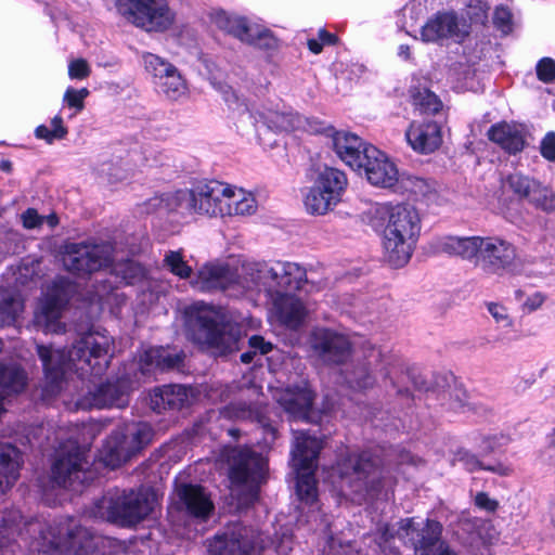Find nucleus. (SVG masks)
<instances>
[{
  "label": "nucleus",
  "instance_id": "nucleus-1",
  "mask_svg": "<svg viewBox=\"0 0 555 555\" xmlns=\"http://www.w3.org/2000/svg\"><path fill=\"white\" fill-rule=\"evenodd\" d=\"M22 515L17 509L0 514V546H4L17 537L27 541L33 538V551L49 553L60 551L74 555H87L96 550L100 537L81 527L74 518L63 517L48 522L30 520L21 528Z\"/></svg>",
  "mask_w": 555,
  "mask_h": 555
},
{
  "label": "nucleus",
  "instance_id": "nucleus-2",
  "mask_svg": "<svg viewBox=\"0 0 555 555\" xmlns=\"http://www.w3.org/2000/svg\"><path fill=\"white\" fill-rule=\"evenodd\" d=\"M114 339L106 331H90L65 351L51 346L37 345V354L44 373L43 391L54 396L62 389L68 371L80 375H101L107 369L113 354Z\"/></svg>",
  "mask_w": 555,
  "mask_h": 555
},
{
  "label": "nucleus",
  "instance_id": "nucleus-3",
  "mask_svg": "<svg viewBox=\"0 0 555 555\" xmlns=\"http://www.w3.org/2000/svg\"><path fill=\"white\" fill-rule=\"evenodd\" d=\"M269 262L237 259L203 266L194 286L203 292L221 291L230 297H244L263 291L267 293Z\"/></svg>",
  "mask_w": 555,
  "mask_h": 555
},
{
  "label": "nucleus",
  "instance_id": "nucleus-4",
  "mask_svg": "<svg viewBox=\"0 0 555 555\" xmlns=\"http://www.w3.org/2000/svg\"><path fill=\"white\" fill-rule=\"evenodd\" d=\"M373 212L386 221L383 235L385 260L393 268L404 267L411 259L421 234L422 218L410 204H378Z\"/></svg>",
  "mask_w": 555,
  "mask_h": 555
},
{
  "label": "nucleus",
  "instance_id": "nucleus-5",
  "mask_svg": "<svg viewBox=\"0 0 555 555\" xmlns=\"http://www.w3.org/2000/svg\"><path fill=\"white\" fill-rule=\"evenodd\" d=\"M334 474L341 494L360 503L379 478L378 460L369 452L350 453L337 463Z\"/></svg>",
  "mask_w": 555,
  "mask_h": 555
},
{
  "label": "nucleus",
  "instance_id": "nucleus-6",
  "mask_svg": "<svg viewBox=\"0 0 555 555\" xmlns=\"http://www.w3.org/2000/svg\"><path fill=\"white\" fill-rule=\"evenodd\" d=\"M442 526L440 522L427 519L422 526L415 524L413 518L402 519L398 528L386 526L380 531L379 547L387 555H397L398 551L391 545L397 539L414 550L415 555H429L441 541Z\"/></svg>",
  "mask_w": 555,
  "mask_h": 555
},
{
  "label": "nucleus",
  "instance_id": "nucleus-7",
  "mask_svg": "<svg viewBox=\"0 0 555 555\" xmlns=\"http://www.w3.org/2000/svg\"><path fill=\"white\" fill-rule=\"evenodd\" d=\"M322 448V441L318 438L309 436L305 431H294V442L291 451L292 465L297 473L296 489L298 498L307 504H313L317 501L318 490L314 470Z\"/></svg>",
  "mask_w": 555,
  "mask_h": 555
},
{
  "label": "nucleus",
  "instance_id": "nucleus-8",
  "mask_svg": "<svg viewBox=\"0 0 555 555\" xmlns=\"http://www.w3.org/2000/svg\"><path fill=\"white\" fill-rule=\"evenodd\" d=\"M152 437L153 429L147 423L118 428L104 442L100 451V460L111 468L119 467L149 444Z\"/></svg>",
  "mask_w": 555,
  "mask_h": 555
},
{
  "label": "nucleus",
  "instance_id": "nucleus-9",
  "mask_svg": "<svg viewBox=\"0 0 555 555\" xmlns=\"http://www.w3.org/2000/svg\"><path fill=\"white\" fill-rule=\"evenodd\" d=\"M190 339L215 356H225L240 349L236 327L219 324L210 313H199L190 328Z\"/></svg>",
  "mask_w": 555,
  "mask_h": 555
},
{
  "label": "nucleus",
  "instance_id": "nucleus-10",
  "mask_svg": "<svg viewBox=\"0 0 555 555\" xmlns=\"http://www.w3.org/2000/svg\"><path fill=\"white\" fill-rule=\"evenodd\" d=\"M118 11L127 22L146 31H164L175 21L167 0H118Z\"/></svg>",
  "mask_w": 555,
  "mask_h": 555
},
{
  "label": "nucleus",
  "instance_id": "nucleus-11",
  "mask_svg": "<svg viewBox=\"0 0 555 555\" xmlns=\"http://www.w3.org/2000/svg\"><path fill=\"white\" fill-rule=\"evenodd\" d=\"M155 492L147 488L122 491L107 505V517L122 527H131L142 521L154 509Z\"/></svg>",
  "mask_w": 555,
  "mask_h": 555
},
{
  "label": "nucleus",
  "instance_id": "nucleus-12",
  "mask_svg": "<svg viewBox=\"0 0 555 555\" xmlns=\"http://www.w3.org/2000/svg\"><path fill=\"white\" fill-rule=\"evenodd\" d=\"M113 251L109 243H70L65 246L63 263L73 273H92L112 264Z\"/></svg>",
  "mask_w": 555,
  "mask_h": 555
},
{
  "label": "nucleus",
  "instance_id": "nucleus-13",
  "mask_svg": "<svg viewBox=\"0 0 555 555\" xmlns=\"http://www.w3.org/2000/svg\"><path fill=\"white\" fill-rule=\"evenodd\" d=\"M264 547V540L253 528L232 525L217 534L208 544L210 555H257Z\"/></svg>",
  "mask_w": 555,
  "mask_h": 555
},
{
  "label": "nucleus",
  "instance_id": "nucleus-14",
  "mask_svg": "<svg viewBox=\"0 0 555 555\" xmlns=\"http://www.w3.org/2000/svg\"><path fill=\"white\" fill-rule=\"evenodd\" d=\"M89 462L86 451L70 444L66 452L59 454L51 468V481L54 486L78 491L90 479Z\"/></svg>",
  "mask_w": 555,
  "mask_h": 555
},
{
  "label": "nucleus",
  "instance_id": "nucleus-15",
  "mask_svg": "<svg viewBox=\"0 0 555 555\" xmlns=\"http://www.w3.org/2000/svg\"><path fill=\"white\" fill-rule=\"evenodd\" d=\"M309 345L313 353L324 363L340 364L351 354L348 337L330 328L312 331Z\"/></svg>",
  "mask_w": 555,
  "mask_h": 555
},
{
  "label": "nucleus",
  "instance_id": "nucleus-16",
  "mask_svg": "<svg viewBox=\"0 0 555 555\" xmlns=\"http://www.w3.org/2000/svg\"><path fill=\"white\" fill-rule=\"evenodd\" d=\"M308 283L305 268L296 262L273 261L269 262L267 278V295L276 296L295 294Z\"/></svg>",
  "mask_w": 555,
  "mask_h": 555
},
{
  "label": "nucleus",
  "instance_id": "nucleus-17",
  "mask_svg": "<svg viewBox=\"0 0 555 555\" xmlns=\"http://www.w3.org/2000/svg\"><path fill=\"white\" fill-rule=\"evenodd\" d=\"M231 466L229 472L233 485L243 486L250 483V500H256L258 489L254 483L260 478L263 470L262 457L249 449L233 450L230 456Z\"/></svg>",
  "mask_w": 555,
  "mask_h": 555
},
{
  "label": "nucleus",
  "instance_id": "nucleus-18",
  "mask_svg": "<svg viewBox=\"0 0 555 555\" xmlns=\"http://www.w3.org/2000/svg\"><path fill=\"white\" fill-rule=\"evenodd\" d=\"M516 257L513 245L499 237L477 236L476 264L489 272H498L512 264Z\"/></svg>",
  "mask_w": 555,
  "mask_h": 555
},
{
  "label": "nucleus",
  "instance_id": "nucleus-19",
  "mask_svg": "<svg viewBox=\"0 0 555 555\" xmlns=\"http://www.w3.org/2000/svg\"><path fill=\"white\" fill-rule=\"evenodd\" d=\"M65 301L59 289H52L39 298L34 311V326L46 334L65 332L61 321Z\"/></svg>",
  "mask_w": 555,
  "mask_h": 555
},
{
  "label": "nucleus",
  "instance_id": "nucleus-20",
  "mask_svg": "<svg viewBox=\"0 0 555 555\" xmlns=\"http://www.w3.org/2000/svg\"><path fill=\"white\" fill-rule=\"evenodd\" d=\"M361 169L364 170L369 182L376 186L391 188L398 181L399 173L396 165L375 146L364 149Z\"/></svg>",
  "mask_w": 555,
  "mask_h": 555
},
{
  "label": "nucleus",
  "instance_id": "nucleus-21",
  "mask_svg": "<svg viewBox=\"0 0 555 555\" xmlns=\"http://www.w3.org/2000/svg\"><path fill=\"white\" fill-rule=\"evenodd\" d=\"M228 184L209 181L193 188V211L196 216L223 217V199Z\"/></svg>",
  "mask_w": 555,
  "mask_h": 555
},
{
  "label": "nucleus",
  "instance_id": "nucleus-22",
  "mask_svg": "<svg viewBox=\"0 0 555 555\" xmlns=\"http://www.w3.org/2000/svg\"><path fill=\"white\" fill-rule=\"evenodd\" d=\"M176 494L178 508L195 518L205 520L215 508L210 494L202 486L182 483L176 488Z\"/></svg>",
  "mask_w": 555,
  "mask_h": 555
},
{
  "label": "nucleus",
  "instance_id": "nucleus-23",
  "mask_svg": "<svg viewBox=\"0 0 555 555\" xmlns=\"http://www.w3.org/2000/svg\"><path fill=\"white\" fill-rule=\"evenodd\" d=\"M421 35L427 42L444 38L462 40L468 35V29L465 23L460 25L455 14L439 13L423 26Z\"/></svg>",
  "mask_w": 555,
  "mask_h": 555
},
{
  "label": "nucleus",
  "instance_id": "nucleus-24",
  "mask_svg": "<svg viewBox=\"0 0 555 555\" xmlns=\"http://www.w3.org/2000/svg\"><path fill=\"white\" fill-rule=\"evenodd\" d=\"M405 138L414 151L423 154L436 151L442 142L440 126L435 121H412Z\"/></svg>",
  "mask_w": 555,
  "mask_h": 555
},
{
  "label": "nucleus",
  "instance_id": "nucleus-25",
  "mask_svg": "<svg viewBox=\"0 0 555 555\" xmlns=\"http://www.w3.org/2000/svg\"><path fill=\"white\" fill-rule=\"evenodd\" d=\"M28 385L26 371L16 363H0V414L4 402L21 395Z\"/></svg>",
  "mask_w": 555,
  "mask_h": 555
},
{
  "label": "nucleus",
  "instance_id": "nucleus-26",
  "mask_svg": "<svg viewBox=\"0 0 555 555\" xmlns=\"http://www.w3.org/2000/svg\"><path fill=\"white\" fill-rule=\"evenodd\" d=\"M429 246L434 254H447L466 260H475L477 255V236H436L431 240Z\"/></svg>",
  "mask_w": 555,
  "mask_h": 555
},
{
  "label": "nucleus",
  "instance_id": "nucleus-27",
  "mask_svg": "<svg viewBox=\"0 0 555 555\" xmlns=\"http://www.w3.org/2000/svg\"><path fill=\"white\" fill-rule=\"evenodd\" d=\"M337 156L351 168L361 169L365 144L358 135L347 131H336L332 138Z\"/></svg>",
  "mask_w": 555,
  "mask_h": 555
},
{
  "label": "nucleus",
  "instance_id": "nucleus-28",
  "mask_svg": "<svg viewBox=\"0 0 555 555\" xmlns=\"http://www.w3.org/2000/svg\"><path fill=\"white\" fill-rule=\"evenodd\" d=\"M488 138L509 154L521 152L526 144L524 129L515 124L493 125L488 131Z\"/></svg>",
  "mask_w": 555,
  "mask_h": 555
},
{
  "label": "nucleus",
  "instance_id": "nucleus-29",
  "mask_svg": "<svg viewBox=\"0 0 555 555\" xmlns=\"http://www.w3.org/2000/svg\"><path fill=\"white\" fill-rule=\"evenodd\" d=\"M22 464L23 456L16 447L0 443V492H5L17 481Z\"/></svg>",
  "mask_w": 555,
  "mask_h": 555
},
{
  "label": "nucleus",
  "instance_id": "nucleus-30",
  "mask_svg": "<svg viewBox=\"0 0 555 555\" xmlns=\"http://www.w3.org/2000/svg\"><path fill=\"white\" fill-rule=\"evenodd\" d=\"M280 321L291 328L298 327L307 315L304 304L294 294L270 296Z\"/></svg>",
  "mask_w": 555,
  "mask_h": 555
},
{
  "label": "nucleus",
  "instance_id": "nucleus-31",
  "mask_svg": "<svg viewBox=\"0 0 555 555\" xmlns=\"http://www.w3.org/2000/svg\"><path fill=\"white\" fill-rule=\"evenodd\" d=\"M146 211L152 212L158 209H166L168 211L177 212L181 216H194L193 211V189L179 190L166 197H153L149 199Z\"/></svg>",
  "mask_w": 555,
  "mask_h": 555
},
{
  "label": "nucleus",
  "instance_id": "nucleus-32",
  "mask_svg": "<svg viewBox=\"0 0 555 555\" xmlns=\"http://www.w3.org/2000/svg\"><path fill=\"white\" fill-rule=\"evenodd\" d=\"M150 400L151 408L158 412L167 409L178 410L188 401V389L181 385H166L155 388Z\"/></svg>",
  "mask_w": 555,
  "mask_h": 555
},
{
  "label": "nucleus",
  "instance_id": "nucleus-33",
  "mask_svg": "<svg viewBox=\"0 0 555 555\" xmlns=\"http://www.w3.org/2000/svg\"><path fill=\"white\" fill-rule=\"evenodd\" d=\"M185 354L176 352L170 348L151 347L141 354L140 361L145 366H154L162 371L180 369L183 365Z\"/></svg>",
  "mask_w": 555,
  "mask_h": 555
},
{
  "label": "nucleus",
  "instance_id": "nucleus-34",
  "mask_svg": "<svg viewBox=\"0 0 555 555\" xmlns=\"http://www.w3.org/2000/svg\"><path fill=\"white\" fill-rule=\"evenodd\" d=\"M229 192H225L223 199V217L224 216H247L257 209V204L250 193L242 189H234L228 185Z\"/></svg>",
  "mask_w": 555,
  "mask_h": 555
},
{
  "label": "nucleus",
  "instance_id": "nucleus-35",
  "mask_svg": "<svg viewBox=\"0 0 555 555\" xmlns=\"http://www.w3.org/2000/svg\"><path fill=\"white\" fill-rule=\"evenodd\" d=\"M314 185L326 195L339 202L347 186V177L336 168L325 167L319 172Z\"/></svg>",
  "mask_w": 555,
  "mask_h": 555
},
{
  "label": "nucleus",
  "instance_id": "nucleus-36",
  "mask_svg": "<svg viewBox=\"0 0 555 555\" xmlns=\"http://www.w3.org/2000/svg\"><path fill=\"white\" fill-rule=\"evenodd\" d=\"M461 464L468 472H476L478 469L488 470L500 476H508L513 469L511 466L503 463H496L494 465L485 466L476 454L472 453L465 448H459L453 452L452 464Z\"/></svg>",
  "mask_w": 555,
  "mask_h": 555
},
{
  "label": "nucleus",
  "instance_id": "nucleus-37",
  "mask_svg": "<svg viewBox=\"0 0 555 555\" xmlns=\"http://www.w3.org/2000/svg\"><path fill=\"white\" fill-rule=\"evenodd\" d=\"M286 412L294 416L305 415L312 405L313 395L307 387L296 390L287 389L279 399Z\"/></svg>",
  "mask_w": 555,
  "mask_h": 555
},
{
  "label": "nucleus",
  "instance_id": "nucleus-38",
  "mask_svg": "<svg viewBox=\"0 0 555 555\" xmlns=\"http://www.w3.org/2000/svg\"><path fill=\"white\" fill-rule=\"evenodd\" d=\"M127 393L118 383L101 385L93 393L92 405L96 408H124L127 404Z\"/></svg>",
  "mask_w": 555,
  "mask_h": 555
},
{
  "label": "nucleus",
  "instance_id": "nucleus-39",
  "mask_svg": "<svg viewBox=\"0 0 555 555\" xmlns=\"http://www.w3.org/2000/svg\"><path fill=\"white\" fill-rule=\"evenodd\" d=\"M157 91L176 101L186 94V83L175 65L154 82Z\"/></svg>",
  "mask_w": 555,
  "mask_h": 555
},
{
  "label": "nucleus",
  "instance_id": "nucleus-40",
  "mask_svg": "<svg viewBox=\"0 0 555 555\" xmlns=\"http://www.w3.org/2000/svg\"><path fill=\"white\" fill-rule=\"evenodd\" d=\"M215 25L227 34L237 38L242 42L248 40L251 26L246 18L227 12H218L214 15Z\"/></svg>",
  "mask_w": 555,
  "mask_h": 555
},
{
  "label": "nucleus",
  "instance_id": "nucleus-41",
  "mask_svg": "<svg viewBox=\"0 0 555 555\" xmlns=\"http://www.w3.org/2000/svg\"><path fill=\"white\" fill-rule=\"evenodd\" d=\"M263 124L274 131H294L301 127V117L292 112L269 111L261 115Z\"/></svg>",
  "mask_w": 555,
  "mask_h": 555
},
{
  "label": "nucleus",
  "instance_id": "nucleus-42",
  "mask_svg": "<svg viewBox=\"0 0 555 555\" xmlns=\"http://www.w3.org/2000/svg\"><path fill=\"white\" fill-rule=\"evenodd\" d=\"M24 302L12 291L0 289V325L10 324L22 313Z\"/></svg>",
  "mask_w": 555,
  "mask_h": 555
},
{
  "label": "nucleus",
  "instance_id": "nucleus-43",
  "mask_svg": "<svg viewBox=\"0 0 555 555\" xmlns=\"http://www.w3.org/2000/svg\"><path fill=\"white\" fill-rule=\"evenodd\" d=\"M410 94L413 106L421 114H437L442 108V102L439 98L426 88L411 89Z\"/></svg>",
  "mask_w": 555,
  "mask_h": 555
},
{
  "label": "nucleus",
  "instance_id": "nucleus-44",
  "mask_svg": "<svg viewBox=\"0 0 555 555\" xmlns=\"http://www.w3.org/2000/svg\"><path fill=\"white\" fill-rule=\"evenodd\" d=\"M338 201L326 195L318 186L313 185L305 197V207L310 215H325Z\"/></svg>",
  "mask_w": 555,
  "mask_h": 555
},
{
  "label": "nucleus",
  "instance_id": "nucleus-45",
  "mask_svg": "<svg viewBox=\"0 0 555 555\" xmlns=\"http://www.w3.org/2000/svg\"><path fill=\"white\" fill-rule=\"evenodd\" d=\"M537 180L521 173H512L506 179L507 188L518 197L528 202L531 198Z\"/></svg>",
  "mask_w": 555,
  "mask_h": 555
},
{
  "label": "nucleus",
  "instance_id": "nucleus-46",
  "mask_svg": "<svg viewBox=\"0 0 555 555\" xmlns=\"http://www.w3.org/2000/svg\"><path fill=\"white\" fill-rule=\"evenodd\" d=\"M346 380L353 389L366 390L375 386L376 376L372 374L366 365H357L347 375Z\"/></svg>",
  "mask_w": 555,
  "mask_h": 555
},
{
  "label": "nucleus",
  "instance_id": "nucleus-47",
  "mask_svg": "<svg viewBox=\"0 0 555 555\" xmlns=\"http://www.w3.org/2000/svg\"><path fill=\"white\" fill-rule=\"evenodd\" d=\"M164 267L181 279L190 278L192 273V268L184 261L181 251H167L164 257Z\"/></svg>",
  "mask_w": 555,
  "mask_h": 555
},
{
  "label": "nucleus",
  "instance_id": "nucleus-48",
  "mask_svg": "<svg viewBox=\"0 0 555 555\" xmlns=\"http://www.w3.org/2000/svg\"><path fill=\"white\" fill-rule=\"evenodd\" d=\"M534 188L529 203L546 211L555 210V193L539 181Z\"/></svg>",
  "mask_w": 555,
  "mask_h": 555
},
{
  "label": "nucleus",
  "instance_id": "nucleus-49",
  "mask_svg": "<svg viewBox=\"0 0 555 555\" xmlns=\"http://www.w3.org/2000/svg\"><path fill=\"white\" fill-rule=\"evenodd\" d=\"M142 60L145 70L152 75L154 82L164 74L168 73L172 66V64L165 59L150 52L143 53Z\"/></svg>",
  "mask_w": 555,
  "mask_h": 555
},
{
  "label": "nucleus",
  "instance_id": "nucleus-50",
  "mask_svg": "<svg viewBox=\"0 0 555 555\" xmlns=\"http://www.w3.org/2000/svg\"><path fill=\"white\" fill-rule=\"evenodd\" d=\"M248 38L249 39L246 40L245 43L260 49L270 50L276 47V39L268 29H260L259 27L251 26Z\"/></svg>",
  "mask_w": 555,
  "mask_h": 555
},
{
  "label": "nucleus",
  "instance_id": "nucleus-51",
  "mask_svg": "<svg viewBox=\"0 0 555 555\" xmlns=\"http://www.w3.org/2000/svg\"><path fill=\"white\" fill-rule=\"evenodd\" d=\"M114 271L126 284H134L144 276L143 268L133 261L120 263L114 268Z\"/></svg>",
  "mask_w": 555,
  "mask_h": 555
},
{
  "label": "nucleus",
  "instance_id": "nucleus-52",
  "mask_svg": "<svg viewBox=\"0 0 555 555\" xmlns=\"http://www.w3.org/2000/svg\"><path fill=\"white\" fill-rule=\"evenodd\" d=\"M89 95V90L87 88H82L76 90L74 88H68L63 96L64 103L70 108H75L77 112H80L85 107V99Z\"/></svg>",
  "mask_w": 555,
  "mask_h": 555
},
{
  "label": "nucleus",
  "instance_id": "nucleus-53",
  "mask_svg": "<svg viewBox=\"0 0 555 555\" xmlns=\"http://www.w3.org/2000/svg\"><path fill=\"white\" fill-rule=\"evenodd\" d=\"M406 189L416 197V198H429L433 194V189L430 184L422 178L412 177L406 179Z\"/></svg>",
  "mask_w": 555,
  "mask_h": 555
},
{
  "label": "nucleus",
  "instance_id": "nucleus-54",
  "mask_svg": "<svg viewBox=\"0 0 555 555\" xmlns=\"http://www.w3.org/2000/svg\"><path fill=\"white\" fill-rule=\"evenodd\" d=\"M538 78L545 82L555 80V61L551 57H543L540 60L535 67Z\"/></svg>",
  "mask_w": 555,
  "mask_h": 555
},
{
  "label": "nucleus",
  "instance_id": "nucleus-55",
  "mask_svg": "<svg viewBox=\"0 0 555 555\" xmlns=\"http://www.w3.org/2000/svg\"><path fill=\"white\" fill-rule=\"evenodd\" d=\"M91 74V68L85 59H76L68 64V76L70 79H85Z\"/></svg>",
  "mask_w": 555,
  "mask_h": 555
},
{
  "label": "nucleus",
  "instance_id": "nucleus-56",
  "mask_svg": "<svg viewBox=\"0 0 555 555\" xmlns=\"http://www.w3.org/2000/svg\"><path fill=\"white\" fill-rule=\"evenodd\" d=\"M488 310L492 318L495 320L498 324H500L502 327H509L512 326V319L508 315L507 309L499 304H489Z\"/></svg>",
  "mask_w": 555,
  "mask_h": 555
},
{
  "label": "nucleus",
  "instance_id": "nucleus-57",
  "mask_svg": "<svg viewBox=\"0 0 555 555\" xmlns=\"http://www.w3.org/2000/svg\"><path fill=\"white\" fill-rule=\"evenodd\" d=\"M540 153L548 162H555V132H547L540 143Z\"/></svg>",
  "mask_w": 555,
  "mask_h": 555
},
{
  "label": "nucleus",
  "instance_id": "nucleus-58",
  "mask_svg": "<svg viewBox=\"0 0 555 555\" xmlns=\"http://www.w3.org/2000/svg\"><path fill=\"white\" fill-rule=\"evenodd\" d=\"M512 13L506 7H498L493 14L494 25L503 31L511 28Z\"/></svg>",
  "mask_w": 555,
  "mask_h": 555
},
{
  "label": "nucleus",
  "instance_id": "nucleus-59",
  "mask_svg": "<svg viewBox=\"0 0 555 555\" xmlns=\"http://www.w3.org/2000/svg\"><path fill=\"white\" fill-rule=\"evenodd\" d=\"M475 505L483 511L493 513L499 508V502L495 499L490 498L487 492H478L475 495Z\"/></svg>",
  "mask_w": 555,
  "mask_h": 555
},
{
  "label": "nucleus",
  "instance_id": "nucleus-60",
  "mask_svg": "<svg viewBox=\"0 0 555 555\" xmlns=\"http://www.w3.org/2000/svg\"><path fill=\"white\" fill-rule=\"evenodd\" d=\"M504 440V437H498V436H482L480 438V444L479 449L481 453L489 454L493 452L495 449H498L502 443L501 441Z\"/></svg>",
  "mask_w": 555,
  "mask_h": 555
},
{
  "label": "nucleus",
  "instance_id": "nucleus-61",
  "mask_svg": "<svg viewBox=\"0 0 555 555\" xmlns=\"http://www.w3.org/2000/svg\"><path fill=\"white\" fill-rule=\"evenodd\" d=\"M248 345L255 353L267 354L272 350V344L266 341L262 336L254 335L248 339Z\"/></svg>",
  "mask_w": 555,
  "mask_h": 555
},
{
  "label": "nucleus",
  "instance_id": "nucleus-62",
  "mask_svg": "<svg viewBox=\"0 0 555 555\" xmlns=\"http://www.w3.org/2000/svg\"><path fill=\"white\" fill-rule=\"evenodd\" d=\"M23 225L27 229H35L42 223V217H40L36 209L28 208L22 215Z\"/></svg>",
  "mask_w": 555,
  "mask_h": 555
},
{
  "label": "nucleus",
  "instance_id": "nucleus-63",
  "mask_svg": "<svg viewBox=\"0 0 555 555\" xmlns=\"http://www.w3.org/2000/svg\"><path fill=\"white\" fill-rule=\"evenodd\" d=\"M51 127V129L54 132V137H56L57 140L65 138V135L67 134V129L66 127H64L63 119L60 115H56L52 118Z\"/></svg>",
  "mask_w": 555,
  "mask_h": 555
},
{
  "label": "nucleus",
  "instance_id": "nucleus-64",
  "mask_svg": "<svg viewBox=\"0 0 555 555\" xmlns=\"http://www.w3.org/2000/svg\"><path fill=\"white\" fill-rule=\"evenodd\" d=\"M544 299L545 297L541 293H534L525 300L524 306L529 311H534L543 305Z\"/></svg>",
  "mask_w": 555,
  "mask_h": 555
}]
</instances>
